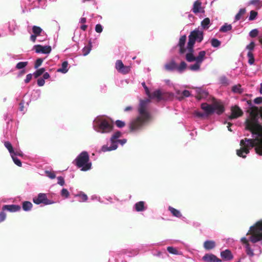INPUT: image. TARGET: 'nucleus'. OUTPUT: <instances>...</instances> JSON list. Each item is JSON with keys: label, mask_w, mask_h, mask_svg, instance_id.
I'll return each mask as SVG.
<instances>
[{"label": "nucleus", "mask_w": 262, "mask_h": 262, "mask_svg": "<svg viewBox=\"0 0 262 262\" xmlns=\"http://www.w3.org/2000/svg\"><path fill=\"white\" fill-rule=\"evenodd\" d=\"M27 61H21L18 62L16 65V69L18 70H23L28 65Z\"/></svg>", "instance_id": "c9c22d12"}, {"label": "nucleus", "mask_w": 262, "mask_h": 262, "mask_svg": "<svg viewBox=\"0 0 262 262\" xmlns=\"http://www.w3.org/2000/svg\"><path fill=\"white\" fill-rule=\"evenodd\" d=\"M246 235H250L249 239L243 237L241 239V242L245 245L247 254L251 257L254 255V253L250 247L249 241L255 244L262 241V220L257 221L251 226Z\"/></svg>", "instance_id": "7ed1b4c3"}, {"label": "nucleus", "mask_w": 262, "mask_h": 262, "mask_svg": "<svg viewBox=\"0 0 262 262\" xmlns=\"http://www.w3.org/2000/svg\"><path fill=\"white\" fill-rule=\"evenodd\" d=\"M211 46L214 48H218L220 46L221 42L216 38H212L210 41Z\"/></svg>", "instance_id": "e433bc0d"}, {"label": "nucleus", "mask_w": 262, "mask_h": 262, "mask_svg": "<svg viewBox=\"0 0 262 262\" xmlns=\"http://www.w3.org/2000/svg\"><path fill=\"white\" fill-rule=\"evenodd\" d=\"M210 25V21L209 18H205L201 21V26L203 29H208Z\"/></svg>", "instance_id": "c85d7f7f"}, {"label": "nucleus", "mask_w": 262, "mask_h": 262, "mask_svg": "<svg viewBox=\"0 0 262 262\" xmlns=\"http://www.w3.org/2000/svg\"><path fill=\"white\" fill-rule=\"evenodd\" d=\"M247 56L248 57V63L250 65L253 64L254 62V58L252 52L248 51L247 53Z\"/></svg>", "instance_id": "58836bf2"}, {"label": "nucleus", "mask_w": 262, "mask_h": 262, "mask_svg": "<svg viewBox=\"0 0 262 262\" xmlns=\"http://www.w3.org/2000/svg\"><path fill=\"white\" fill-rule=\"evenodd\" d=\"M46 1V0H28L29 2H32L33 4H34V7H40L41 3Z\"/></svg>", "instance_id": "79ce46f5"}, {"label": "nucleus", "mask_w": 262, "mask_h": 262, "mask_svg": "<svg viewBox=\"0 0 262 262\" xmlns=\"http://www.w3.org/2000/svg\"><path fill=\"white\" fill-rule=\"evenodd\" d=\"M121 136V133L119 131L116 132L114 133L111 138V143L114 145H117V140H118V139L120 138Z\"/></svg>", "instance_id": "b1692460"}, {"label": "nucleus", "mask_w": 262, "mask_h": 262, "mask_svg": "<svg viewBox=\"0 0 262 262\" xmlns=\"http://www.w3.org/2000/svg\"><path fill=\"white\" fill-rule=\"evenodd\" d=\"M21 208L20 206L17 205H5L3 206L2 209L3 211L7 210L10 212H14L19 211Z\"/></svg>", "instance_id": "dca6fc26"}, {"label": "nucleus", "mask_w": 262, "mask_h": 262, "mask_svg": "<svg viewBox=\"0 0 262 262\" xmlns=\"http://www.w3.org/2000/svg\"><path fill=\"white\" fill-rule=\"evenodd\" d=\"M50 77V74L48 72H46L43 74L42 79L44 80L48 79Z\"/></svg>", "instance_id": "69168bd1"}, {"label": "nucleus", "mask_w": 262, "mask_h": 262, "mask_svg": "<svg viewBox=\"0 0 262 262\" xmlns=\"http://www.w3.org/2000/svg\"><path fill=\"white\" fill-rule=\"evenodd\" d=\"M214 101L210 104L203 103L201 104V108L205 112L207 116H210L216 113L218 115L222 114L225 112L224 104L216 99H213Z\"/></svg>", "instance_id": "39448f33"}, {"label": "nucleus", "mask_w": 262, "mask_h": 262, "mask_svg": "<svg viewBox=\"0 0 262 262\" xmlns=\"http://www.w3.org/2000/svg\"><path fill=\"white\" fill-rule=\"evenodd\" d=\"M232 28L231 25L227 23L224 24L220 29L219 31L221 32H227L230 31Z\"/></svg>", "instance_id": "cd10ccee"}, {"label": "nucleus", "mask_w": 262, "mask_h": 262, "mask_svg": "<svg viewBox=\"0 0 262 262\" xmlns=\"http://www.w3.org/2000/svg\"><path fill=\"white\" fill-rule=\"evenodd\" d=\"M257 12L255 11H254V10H251L250 12V15L249 16V20L250 21H252V20H253L254 19H255V18H256V16H257Z\"/></svg>", "instance_id": "ea45409f"}, {"label": "nucleus", "mask_w": 262, "mask_h": 262, "mask_svg": "<svg viewBox=\"0 0 262 262\" xmlns=\"http://www.w3.org/2000/svg\"><path fill=\"white\" fill-rule=\"evenodd\" d=\"M117 148V145H114L111 144V146L110 147H108L107 145H103L101 148V150L103 152H106L107 151H111L113 150H115Z\"/></svg>", "instance_id": "f704fd0d"}, {"label": "nucleus", "mask_w": 262, "mask_h": 262, "mask_svg": "<svg viewBox=\"0 0 262 262\" xmlns=\"http://www.w3.org/2000/svg\"><path fill=\"white\" fill-rule=\"evenodd\" d=\"M76 196L79 197L80 199V201L82 202H85L88 200L87 195L83 193H80V194L77 195Z\"/></svg>", "instance_id": "603ef678"}, {"label": "nucleus", "mask_w": 262, "mask_h": 262, "mask_svg": "<svg viewBox=\"0 0 262 262\" xmlns=\"http://www.w3.org/2000/svg\"><path fill=\"white\" fill-rule=\"evenodd\" d=\"M255 43L253 41H251L249 45L246 46V49L248 50L249 51L251 52L254 48Z\"/></svg>", "instance_id": "4d7b16f0"}, {"label": "nucleus", "mask_w": 262, "mask_h": 262, "mask_svg": "<svg viewBox=\"0 0 262 262\" xmlns=\"http://www.w3.org/2000/svg\"><path fill=\"white\" fill-rule=\"evenodd\" d=\"M220 83L224 85H227L229 84V80L225 76H222L219 79Z\"/></svg>", "instance_id": "37998d69"}, {"label": "nucleus", "mask_w": 262, "mask_h": 262, "mask_svg": "<svg viewBox=\"0 0 262 262\" xmlns=\"http://www.w3.org/2000/svg\"><path fill=\"white\" fill-rule=\"evenodd\" d=\"M215 245V242L213 241H206L204 243V248L208 250L213 249Z\"/></svg>", "instance_id": "4be33fe9"}, {"label": "nucleus", "mask_w": 262, "mask_h": 262, "mask_svg": "<svg viewBox=\"0 0 262 262\" xmlns=\"http://www.w3.org/2000/svg\"><path fill=\"white\" fill-rule=\"evenodd\" d=\"M4 145L5 147L10 152L11 156L13 155V153H14V150L13 149V147L11 144V143L9 141H5L4 142Z\"/></svg>", "instance_id": "72a5a7b5"}, {"label": "nucleus", "mask_w": 262, "mask_h": 262, "mask_svg": "<svg viewBox=\"0 0 262 262\" xmlns=\"http://www.w3.org/2000/svg\"><path fill=\"white\" fill-rule=\"evenodd\" d=\"M150 99H143L140 101L138 108L139 115L133 119L129 124L130 132H135L142 128L147 123L152 119L151 115L148 110Z\"/></svg>", "instance_id": "f03ea898"}, {"label": "nucleus", "mask_w": 262, "mask_h": 262, "mask_svg": "<svg viewBox=\"0 0 262 262\" xmlns=\"http://www.w3.org/2000/svg\"><path fill=\"white\" fill-rule=\"evenodd\" d=\"M203 260L206 262H220L221 260L212 254H206L203 257Z\"/></svg>", "instance_id": "2eb2a0df"}, {"label": "nucleus", "mask_w": 262, "mask_h": 262, "mask_svg": "<svg viewBox=\"0 0 262 262\" xmlns=\"http://www.w3.org/2000/svg\"><path fill=\"white\" fill-rule=\"evenodd\" d=\"M33 50L37 53L49 54L51 51V48L50 46H41L39 45H35Z\"/></svg>", "instance_id": "f8f14e48"}, {"label": "nucleus", "mask_w": 262, "mask_h": 262, "mask_svg": "<svg viewBox=\"0 0 262 262\" xmlns=\"http://www.w3.org/2000/svg\"><path fill=\"white\" fill-rule=\"evenodd\" d=\"M194 53V52L187 51L185 58L188 62H195L194 64L189 66L188 69L192 71H197L200 70L201 65L205 58L206 52L205 51H201L196 56Z\"/></svg>", "instance_id": "20e7f679"}, {"label": "nucleus", "mask_w": 262, "mask_h": 262, "mask_svg": "<svg viewBox=\"0 0 262 262\" xmlns=\"http://www.w3.org/2000/svg\"><path fill=\"white\" fill-rule=\"evenodd\" d=\"M115 124H116V126L119 128H122V127L125 126V123L124 122H123L121 120H116L115 122Z\"/></svg>", "instance_id": "5fc2aeb1"}, {"label": "nucleus", "mask_w": 262, "mask_h": 262, "mask_svg": "<svg viewBox=\"0 0 262 262\" xmlns=\"http://www.w3.org/2000/svg\"><path fill=\"white\" fill-rule=\"evenodd\" d=\"M232 91L234 93L241 94L243 92L242 86L240 84L235 85L232 88Z\"/></svg>", "instance_id": "2f4dec72"}, {"label": "nucleus", "mask_w": 262, "mask_h": 262, "mask_svg": "<svg viewBox=\"0 0 262 262\" xmlns=\"http://www.w3.org/2000/svg\"><path fill=\"white\" fill-rule=\"evenodd\" d=\"M94 128L97 132L102 134L108 133L113 129V123L106 119L99 118L96 120Z\"/></svg>", "instance_id": "423d86ee"}, {"label": "nucleus", "mask_w": 262, "mask_h": 262, "mask_svg": "<svg viewBox=\"0 0 262 262\" xmlns=\"http://www.w3.org/2000/svg\"><path fill=\"white\" fill-rule=\"evenodd\" d=\"M231 111V114L229 117V119L230 120L237 118L243 114L242 111L237 106L232 107Z\"/></svg>", "instance_id": "ddd939ff"}, {"label": "nucleus", "mask_w": 262, "mask_h": 262, "mask_svg": "<svg viewBox=\"0 0 262 262\" xmlns=\"http://www.w3.org/2000/svg\"><path fill=\"white\" fill-rule=\"evenodd\" d=\"M168 210L173 216L177 217H181L182 216V214L180 211L174 208L173 207L169 206L168 207Z\"/></svg>", "instance_id": "bb28decb"}, {"label": "nucleus", "mask_w": 262, "mask_h": 262, "mask_svg": "<svg viewBox=\"0 0 262 262\" xmlns=\"http://www.w3.org/2000/svg\"><path fill=\"white\" fill-rule=\"evenodd\" d=\"M145 203L143 201H140L137 203L135 205V209L137 211H142L145 209L144 207Z\"/></svg>", "instance_id": "a878e982"}, {"label": "nucleus", "mask_w": 262, "mask_h": 262, "mask_svg": "<svg viewBox=\"0 0 262 262\" xmlns=\"http://www.w3.org/2000/svg\"><path fill=\"white\" fill-rule=\"evenodd\" d=\"M32 32L33 34L30 36V39L33 42H35L36 41L37 37L46 33L40 27L36 26L32 27Z\"/></svg>", "instance_id": "9b49d317"}, {"label": "nucleus", "mask_w": 262, "mask_h": 262, "mask_svg": "<svg viewBox=\"0 0 262 262\" xmlns=\"http://www.w3.org/2000/svg\"><path fill=\"white\" fill-rule=\"evenodd\" d=\"M258 30L257 29H254L252 30L249 32V36L251 37H255L256 36H257L258 35Z\"/></svg>", "instance_id": "8fccbe9b"}, {"label": "nucleus", "mask_w": 262, "mask_h": 262, "mask_svg": "<svg viewBox=\"0 0 262 262\" xmlns=\"http://www.w3.org/2000/svg\"><path fill=\"white\" fill-rule=\"evenodd\" d=\"M246 128L250 130L253 135H257L255 139L245 138L240 141L241 147L236 150L238 156L243 158L246 157V155L250 152V149L255 146L256 152L262 156V125L258 123L256 119L247 120Z\"/></svg>", "instance_id": "f257e3e1"}, {"label": "nucleus", "mask_w": 262, "mask_h": 262, "mask_svg": "<svg viewBox=\"0 0 262 262\" xmlns=\"http://www.w3.org/2000/svg\"><path fill=\"white\" fill-rule=\"evenodd\" d=\"M246 9L245 8H242L240 9L238 12L236 14L235 18H234V21H237L239 20L242 16L246 12Z\"/></svg>", "instance_id": "473e14b6"}, {"label": "nucleus", "mask_w": 262, "mask_h": 262, "mask_svg": "<svg viewBox=\"0 0 262 262\" xmlns=\"http://www.w3.org/2000/svg\"><path fill=\"white\" fill-rule=\"evenodd\" d=\"M32 204L29 201H25L23 203V209L24 211H28L31 209Z\"/></svg>", "instance_id": "7c9ffc66"}, {"label": "nucleus", "mask_w": 262, "mask_h": 262, "mask_svg": "<svg viewBox=\"0 0 262 262\" xmlns=\"http://www.w3.org/2000/svg\"><path fill=\"white\" fill-rule=\"evenodd\" d=\"M222 258L226 260H230L233 258V255L229 250H225L221 252Z\"/></svg>", "instance_id": "a211bd4d"}, {"label": "nucleus", "mask_w": 262, "mask_h": 262, "mask_svg": "<svg viewBox=\"0 0 262 262\" xmlns=\"http://www.w3.org/2000/svg\"><path fill=\"white\" fill-rule=\"evenodd\" d=\"M68 62L67 61H63L61 64V68L57 70V72L66 74L69 70Z\"/></svg>", "instance_id": "aec40b11"}, {"label": "nucleus", "mask_w": 262, "mask_h": 262, "mask_svg": "<svg viewBox=\"0 0 262 262\" xmlns=\"http://www.w3.org/2000/svg\"><path fill=\"white\" fill-rule=\"evenodd\" d=\"M167 250L170 253L176 255L179 254V251L176 248L172 247H168L167 248Z\"/></svg>", "instance_id": "49530a36"}, {"label": "nucleus", "mask_w": 262, "mask_h": 262, "mask_svg": "<svg viewBox=\"0 0 262 262\" xmlns=\"http://www.w3.org/2000/svg\"><path fill=\"white\" fill-rule=\"evenodd\" d=\"M186 40V36L185 35H184L182 36L179 41L178 46L180 48V54H183L185 52H187V48L185 49L184 48V45L185 44Z\"/></svg>", "instance_id": "4468645a"}, {"label": "nucleus", "mask_w": 262, "mask_h": 262, "mask_svg": "<svg viewBox=\"0 0 262 262\" xmlns=\"http://www.w3.org/2000/svg\"><path fill=\"white\" fill-rule=\"evenodd\" d=\"M13 155L14 156V155L15 156H23V154L22 153L21 151H14V153H13Z\"/></svg>", "instance_id": "774afa93"}, {"label": "nucleus", "mask_w": 262, "mask_h": 262, "mask_svg": "<svg viewBox=\"0 0 262 262\" xmlns=\"http://www.w3.org/2000/svg\"><path fill=\"white\" fill-rule=\"evenodd\" d=\"M196 92L198 95L196 98H206L209 96V92L203 88H197Z\"/></svg>", "instance_id": "f3484780"}, {"label": "nucleus", "mask_w": 262, "mask_h": 262, "mask_svg": "<svg viewBox=\"0 0 262 262\" xmlns=\"http://www.w3.org/2000/svg\"><path fill=\"white\" fill-rule=\"evenodd\" d=\"M92 42L91 41H89V44L87 46H85L82 50V55L83 56H86L88 55L92 50Z\"/></svg>", "instance_id": "393cba45"}, {"label": "nucleus", "mask_w": 262, "mask_h": 262, "mask_svg": "<svg viewBox=\"0 0 262 262\" xmlns=\"http://www.w3.org/2000/svg\"><path fill=\"white\" fill-rule=\"evenodd\" d=\"M6 214L3 210V211L0 212V223L3 222L6 219Z\"/></svg>", "instance_id": "052dcab7"}, {"label": "nucleus", "mask_w": 262, "mask_h": 262, "mask_svg": "<svg viewBox=\"0 0 262 262\" xmlns=\"http://www.w3.org/2000/svg\"><path fill=\"white\" fill-rule=\"evenodd\" d=\"M42 62H43V59L38 58L35 61L34 68L35 69L38 68L41 64Z\"/></svg>", "instance_id": "13d9d810"}, {"label": "nucleus", "mask_w": 262, "mask_h": 262, "mask_svg": "<svg viewBox=\"0 0 262 262\" xmlns=\"http://www.w3.org/2000/svg\"><path fill=\"white\" fill-rule=\"evenodd\" d=\"M165 82L169 86H172V87H173L174 89H175L174 85L172 83L170 82L169 80H165Z\"/></svg>", "instance_id": "338daca9"}, {"label": "nucleus", "mask_w": 262, "mask_h": 262, "mask_svg": "<svg viewBox=\"0 0 262 262\" xmlns=\"http://www.w3.org/2000/svg\"><path fill=\"white\" fill-rule=\"evenodd\" d=\"M177 64L174 60H171L170 62L167 63L165 64V69L168 71H172L174 70H177Z\"/></svg>", "instance_id": "6ab92c4d"}, {"label": "nucleus", "mask_w": 262, "mask_h": 262, "mask_svg": "<svg viewBox=\"0 0 262 262\" xmlns=\"http://www.w3.org/2000/svg\"><path fill=\"white\" fill-rule=\"evenodd\" d=\"M37 85L39 86H42L45 84V80H44V79H42V78H39L37 80Z\"/></svg>", "instance_id": "680f3d73"}, {"label": "nucleus", "mask_w": 262, "mask_h": 262, "mask_svg": "<svg viewBox=\"0 0 262 262\" xmlns=\"http://www.w3.org/2000/svg\"><path fill=\"white\" fill-rule=\"evenodd\" d=\"M103 26L100 24H97L95 26V30L97 33H101L103 31Z\"/></svg>", "instance_id": "864d4df0"}, {"label": "nucleus", "mask_w": 262, "mask_h": 262, "mask_svg": "<svg viewBox=\"0 0 262 262\" xmlns=\"http://www.w3.org/2000/svg\"><path fill=\"white\" fill-rule=\"evenodd\" d=\"M195 114L196 115V116H198L199 117H200V118L204 117L205 116H208L206 114L205 112H204V113H201V112H196Z\"/></svg>", "instance_id": "0e129e2a"}, {"label": "nucleus", "mask_w": 262, "mask_h": 262, "mask_svg": "<svg viewBox=\"0 0 262 262\" xmlns=\"http://www.w3.org/2000/svg\"><path fill=\"white\" fill-rule=\"evenodd\" d=\"M11 156L13 159L14 163L18 166L21 167V162L20 160L19 159H18L17 158L14 157L13 155H12Z\"/></svg>", "instance_id": "de8ad7c7"}, {"label": "nucleus", "mask_w": 262, "mask_h": 262, "mask_svg": "<svg viewBox=\"0 0 262 262\" xmlns=\"http://www.w3.org/2000/svg\"><path fill=\"white\" fill-rule=\"evenodd\" d=\"M260 4V0H251L248 2V5L258 6Z\"/></svg>", "instance_id": "6e6d98bb"}, {"label": "nucleus", "mask_w": 262, "mask_h": 262, "mask_svg": "<svg viewBox=\"0 0 262 262\" xmlns=\"http://www.w3.org/2000/svg\"><path fill=\"white\" fill-rule=\"evenodd\" d=\"M189 39L187 46V51L194 52L193 46L195 41L201 42L203 39V32L199 29L191 32L188 36Z\"/></svg>", "instance_id": "6e6552de"}, {"label": "nucleus", "mask_w": 262, "mask_h": 262, "mask_svg": "<svg viewBox=\"0 0 262 262\" xmlns=\"http://www.w3.org/2000/svg\"><path fill=\"white\" fill-rule=\"evenodd\" d=\"M176 93L178 95L182 94L185 97H189L191 96L190 92L188 90H184L182 93L180 91H177Z\"/></svg>", "instance_id": "c03bdc74"}, {"label": "nucleus", "mask_w": 262, "mask_h": 262, "mask_svg": "<svg viewBox=\"0 0 262 262\" xmlns=\"http://www.w3.org/2000/svg\"><path fill=\"white\" fill-rule=\"evenodd\" d=\"M58 180V184L60 185V186H63L64 185V178L62 177H57Z\"/></svg>", "instance_id": "bf43d9fd"}, {"label": "nucleus", "mask_w": 262, "mask_h": 262, "mask_svg": "<svg viewBox=\"0 0 262 262\" xmlns=\"http://www.w3.org/2000/svg\"><path fill=\"white\" fill-rule=\"evenodd\" d=\"M90 160L89 156L86 151H82L76 158V165L79 167H81V170L87 171L91 169L92 164L89 162Z\"/></svg>", "instance_id": "0eeeda50"}, {"label": "nucleus", "mask_w": 262, "mask_h": 262, "mask_svg": "<svg viewBox=\"0 0 262 262\" xmlns=\"http://www.w3.org/2000/svg\"><path fill=\"white\" fill-rule=\"evenodd\" d=\"M33 202L36 204L42 203L45 205H50L53 204V202L48 199L46 194L40 193L38 194L37 198L33 199Z\"/></svg>", "instance_id": "1a4fd4ad"}, {"label": "nucleus", "mask_w": 262, "mask_h": 262, "mask_svg": "<svg viewBox=\"0 0 262 262\" xmlns=\"http://www.w3.org/2000/svg\"><path fill=\"white\" fill-rule=\"evenodd\" d=\"M115 68L117 71L123 74L128 73L130 70L129 66H124L121 60H117L115 63Z\"/></svg>", "instance_id": "9d476101"}, {"label": "nucleus", "mask_w": 262, "mask_h": 262, "mask_svg": "<svg viewBox=\"0 0 262 262\" xmlns=\"http://www.w3.org/2000/svg\"><path fill=\"white\" fill-rule=\"evenodd\" d=\"M201 2L198 0L194 2L193 5L192 11L194 13H198L201 12Z\"/></svg>", "instance_id": "412c9836"}, {"label": "nucleus", "mask_w": 262, "mask_h": 262, "mask_svg": "<svg viewBox=\"0 0 262 262\" xmlns=\"http://www.w3.org/2000/svg\"><path fill=\"white\" fill-rule=\"evenodd\" d=\"M45 71V69L43 68H40L37 70H36L35 72L33 73V75L35 78H38L39 76L41 75L44 73Z\"/></svg>", "instance_id": "4c0bfd02"}, {"label": "nucleus", "mask_w": 262, "mask_h": 262, "mask_svg": "<svg viewBox=\"0 0 262 262\" xmlns=\"http://www.w3.org/2000/svg\"><path fill=\"white\" fill-rule=\"evenodd\" d=\"M32 78V75L31 74H29L27 75L26 79H25V82L26 83H29Z\"/></svg>", "instance_id": "e2e57ef3"}, {"label": "nucleus", "mask_w": 262, "mask_h": 262, "mask_svg": "<svg viewBox=\"0 0 262 262\" xmlns=\"http://www.w3.org/2000/svg\"><path fill=\"white\" fill-rule=\"evenodd\" d=\"M187 67V64L185 61H181L180 65H177V71L179 73H182Z\"/></svg>", "instance_id": "c756f323"}, {"label": "nucleus", "mask_w": 262, "mask_h": 262, "mask_svg": "<svg viewBox=\"0 0 262 262\" xmlns=\"http://www.w3.org/2000/svg\"><path fill=\"white\" fill-rule=\"evenodd\" d=\"M164 93L162 89H157L151 94V96L153 97L152 98H162V96L164 95Z\"/></svg>", "instance_id": "5701e85b"}, {"label": "nucleus", "mask_w": 262, "mask_h": 262, "mask_svg": "<svg viewBox=\"0 0 262 262\" xmlns=\"http://www.w3.org/2000/svg\"><path fill=\"white\" fill-rule=\"evenodd\" d=\"M45 172L46 176L51 179H55L56 177V175L54 171L46 170L45 171Z\"/></svg>", "instance_id": "a18cd8bd"}, {"label": "nucleus", "mask_w": 262, "mask_h": 262, "mask_svg": "<svg viewBox=\"0 0 262 262\" xmlns=\"http://www.w3.org/2000/svg\"><path fill=\"white\" fill-rule=\"evenodd\" d=\"M47 38V35L46 33H44L42 34L41 35L39 36V37H37V38L36 39V41L38 42H42L45 40H46Z\"/></svg>", "instance_id": "3c124183"}, {"label": "nucleus", "mask_w": 262, "mask_h": 262, "mask_svg": "<svg viewBox=\"0 0 262 262\" xmlns=\"http://www.w3.org/2000/svg\"><path fill=\"white\" fill-rule=\"evenodd\" d=\"M141 84L145 90L146 95L148 97V98H152L151 97L150 92L149 89L148 88V87L146 85L145 82H142Z\"/></svg>", "instance_id": "a19ab883"}, {"label": "nucleus", "mask_w": 262, "mask_h": 262, "mask_svg": "<svg viewBox=\"0 0 262 262\" xmlns=\"http://www.w3.org/2000/svg\"><path fill=\"white\" fill-rule=\"evenodd\" d=\"M69 192L66 188H63L61 191V195L65 198H68L69 196Z\"/></svg>", "instance_id": "09e8293b"}]
</instances>
